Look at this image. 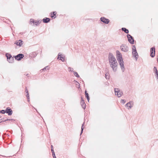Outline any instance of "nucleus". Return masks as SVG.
<instances>
[{
	"mask_svg": "<svg viewBox=\"0 0 158 158\" xmlns=\"http://www.w3.org/2000/svg\"><path fill=\"white\" fill-rule=\"evenodd\" d=\"M108 59L110 66L112 68L114 72L116 71L117 69L118 63L115 57L112 53H109Z\"/></svg>",
	"mask_w": 158,
	"mask_h": 158,
	"instance_id": "1",
	"label": "nucleus"
},
{
	"mask_svg": "<svg viewBox=\"0 0 158 158\" xmlns=\"http://www.w3.org/2000/svg\"><path fill=\"white\" fill-rule=\"evenodd\" d=\"M116 53L117 59L118 60V63L120 66L122 71L123 72L125 70V68L124 65V62L122 57V55L120 52L118 50L116 51Z\"/></svg>",
	"mask_w": 158,
	"mask_h": 158,
	"instance_id": "2",
	"label": "nucleus"
},
{
	"mask_svg": "<svg viewBox=\"0 0 158 158\" xmlns=\"http://www.w3.org/2000/svg\"><path fill=\"white\" fill-rule=\"evenodd\" d=\"M114 92L115 95L118 97H121L123 94L122 91L118 88H115Z\"/></svg>",
	"mask_w": 158,
	"mask_h": 158,
	"instance_id": "3",
	"label": "nucleus"
},
{
	"mask_svg": "<svg viewBox=\"0 0 158 158\" xmlns=\"http://www.w3.org/2000/svg\"><path fill=\"white\" fill-rule=\"evenodd\" d=\"M120 48L122 51L125 52H127L128 50V47L125 44H122L120 46Z\"/></svg>",
	"mask_w": 158,
	"mask_h": 158,
	"instance_id": "4",
	"label": "nucleus"
},
{
	"mask_svg": "<svg viewBox=\"0 0 158 158\" xmlns=\"http://www.w3.org/2000/svg\"><path fill=\"white\" fill-rule=\"evenodd\" d=\"M134 104V102L133 101H131L127 103L125 106H126L128 107V109L129 110L133 106Z\"/></svg>",
	"mask_w": 158,
	"mask_h": 158,
	"instance_id": "5",
	"label": "nucleus"
},
{
	"mask_svg": "<svg viewBox=\"0 0 158 158\" xmlns=\"http://www.w3.org/2000/svg\"><path fill=\"white\" fill-rule=\"evenodd\" d=\"M127 37L129 42L131 44H134V40L132 37L130 35L128 34Z\"/></svg>",
	"mask_w": 158,
	"mask_h": 158,
	"instance_id": "6",
	"label": "nucleus"
},
{
	"mask_svg": "<svg viewBox=\"0 0 158 158\" xmlns=\"http://www.w3.org/2000/svg\"><path fill=\"white\" fill-rule=\"evenodd\" d=\"M150 56L152 57H153L155 55V48L152 47L150 49Z\"/></svg>",
	"mask_w": 158,
	"mask_h": 158,
	"instance_id": "7",
	"label": "nucleus"
},
{
	"mask_svg": "<svg viewBox=\"0 0 158 158\" xmlns=\"http://www.w3.org/2000/svg\"><path fill=\"white\" fill-rule=\"evenodd\" d=\"M24 57V55L22 54H19L15 56V59L18 60H20Z\"/></svg>",
	"mask_w": 158,
	"mask_h": 158,
	"instance_id": "8",
	"label": "nucleus"
},
{
	"mask_svg": "<svg viewBox=\"0 0 158 158\" xmlns=\"http://www.w3.org/2000/svg\"><path fill=\"white\" fill-rule=\"evenodd\" d=\"M100 20L101 21L106 24H108L109 22V20L108 19H106L104 17H102L100 18Z\"/></svg>",
	"mask_w": 158,
	"mask_h": 158,
	"instance_id": "9",
	"label": "nucleus"
},
{
	"mask_svg": "<svg viewBox=\"0 0 158 158\" xmlns=\"http://www.w3.org/2000/svg\"><path fill=\"white\" fill-rule=\"evenodd\" d=\"M132 54L133 57H135V58L136 60H137L138 58V55L137 51H132Z\"/></svg>",
	"mask_w": 158,
	"mask_h": 158,
	"instance_id": "10",
	"label": "nucleus"
},
{
	"mask_svg": "<svg viewBox=\"0 0 158 158\" xmlns=\"http://www.w3.org/2000/svg\"><path fill=\"white\" fill-rule=\"evenodd\" d=\"M5 112L7 113L9 115H10L12 114V111L10 108L8 107L6 108L5 111Z\"/></svg>",
	"mask_w": 158,
	"mask_h": 158,
	"instance_id": "11",
	"label": "nucleus"
},
{
	"mask_svg": "<svg viewBox=\"0 0 158 158\" xmlns=\"http://www.w3.org/2000/svg\"><path fill=\"white\" fill-rule=\"evenodd\" d=\"M60 57V59H59L60 60H61L62 61H64V57L62 56V55L60 53H59L58 54L57 59H59Z\"/></svg>",
	"mask_w": 158,
	"mask_h": 158,
	"instance_id": "12",
	"label": "nucleus"
},
{
	"mask_svg": "<svg viewBox=\"0 0 158 158\" xmlns=\"http://www.w3.org/2000/svg\"><path fill=\"white\" fill-rule=\"evenodd\" d=\"M23 42L21 40H19L18 41H16L15 43V44L17 45L21 46L23 44Z\"/></svg>",
	"mask_w": 158,
	"mask_h": 158,
	"instance_id": "13",
	"label": "nucleus"
},
{
	"mask_svg": "<svg viewBox=\"0 0 158 158\" xmlns=\"http://www.w3.org/2000/svg\"><path fill=\"white\" fill-rule=\"evenodd\" d=\"M81 104L82 108L85 109V104L84 101L83 99V98L82 97H81Z\"/></svg>",
	"mask_w": 158,
	"mask_h": 158,
	"instance_id": "14",
	"label": "nucleus"
},
{
	"mask_svg": "<svg viewBox=\"0 0 158 158\" xmlns=\"http://www.w3.org/2000/svg\"><path fill=\"white\" fill-rule=\"evenodd\" d=\"M7 121H14L15 120L14 119H4V118H3L2 119H0V123H1L2 122H6Z\"/></svg>",
	"mask_w": 158,
	"mask_h": 158,
	"instance_id": "15",
	"label": "nucleus"
},
{
	"mask_svg": "<svg viewBox=\"0 0 158 158\" xmlns=\"http://www.w3.org/2000/svg\"><path fill=\"white\" fill-rule=\"evenodd\" d=\"M50 21V19L49 18H45L43 19V21L44 23H48Z\"/></svg>",
	"mask_w": 158,
	"mask_h": 158,
	"instance_id": "16",
	"label": "nucleus"
},
{
	"mask_svg": "<svg viewBox=\"0 0 158 158\" xmlns=\"http://www.w3.org/2000/svg\"><path fill=\"white\" fill-rule=\"evenodd\" d=\"M7 60L10 63H12L14 61V59L13 57H11L10 58L8 59Z\"/></svg>",
	"mask_w": 158,
	"mask_h": 158,
	"instance_id": "17",
	"label": "nucleus"
},
{
	"mask_svg": "<svg viewBox=\"0 0 158 158\" xmlns=\"http://www.w3.org/2000/svg\"><path fill=\"white\" fill-rule=\"evenodd\" d=\"M35 21L33 19H31L30 21V24L32 26H35Z\"/></svg>",
	"mask_w": 158,
	"mask_h": 158,
	"instance_id": "18",
	"label": "nucleus"
},
{
	"mask_svg": "<svg viewBox=\"0 0 158 158\" xmlns=\"http://www.w3.org/2000/svg\"><path fill=\"white\" fill-rule=\"evenodd\" d=\"M122 30L124 31L126 33H128L129 32L128 30L125 28L123 27L122 28Z\"/></svg>",
	"mask_w": 158,
	"mask_h": 158,
	"instance_id": "19",
	"label": "nucleus"
},
{
	"mask_svg": "<svg viewBox=\"0 0 158 158\" xmlns=\"http://www.w3.org/2000/svg\"><path fill=\"white\" fill-rule=\"evenodd\" d=\"M6 57H7V60L9 58H10V57H12L11 55L9 53H7L6 54Z\"/></svg>",
	"mask_w": 158,
	"mask_h": 158,
	"instance_id": "20",
	"label": "nucleus"
},
{
	"mask_svg": "<svg viewBox=\"0 0 158 158\" xmlns=\"http://www.w3.org/2000/svg\"><path fill=\"white\" fill-rule=\"evenodd\" d=\"M56 12H53V16H52V18H55L56 17Z\"/></svg>",
	"mask_w": 158,
	"mask_h": 158,
	"instance_id": "21",
	"label": "nucleus"
},
{
	"mask_svg": "<svg viewBox=\"0 0 158 158\" xmlns=\"http://www.w3.org/2000/svg\"><path fill=\"white\" fill-rule=\"evenodd\" d=\"M74 72V75L76 76V77H79V75L78 74V73H77V72H76L75 71H74L73 72Z\"/></svg>",
	"mask_w": 158,
	"mask_h": 158,
	"instance_id": "22",
	"label": "nucleus"
},
{
	"mask_svg": "<svg viewBox=\"0 0 158 158\" xmlns=\"http://www.w3.org/2000/svg\"><path fill=\"white\" fill-rule=\"evenodd\" d=\"M84 123H83V124H82V126H81V134L83 132V129H84L83 126H84Z\"/></svg>",
	"mask_w": 158,
	"mask_h": 158,
	"instance_id": "23",
	"label": "nucleus"
},
{
	"mask_svg": "<svg viewBox=\"0 0 158 158\" xmlns=\"http://www.w3.org/2000/svg\"><path fill=\"white\" fill-rule=\"evenodd\" d=\"M154 69H156V71L155 72L156 76H157V75H158V72L157 71V69L156 67H154Z\"/></svg>",
	"mask_w": 158,
	"mask_h": 158,
	"instance_id": "24",
	"label": "nucleus"
},
{
	"mask_svg": "<svg viewBox=\"0 0 158 158\" xmlns=\"http://www.w3.org/2000/svg\"><path fill=\"white\" fill-rule=\"evenodd\" d=\"M136 51V48L135 46V45H133L132 46V51Z\"/></svg>",
	"mask_w": 158,
	"mask_h": 158,
	"instance_id": "25",
	"label": "nucleus"
},
{
	"mask_svg": "<svg viewBox=\"0 0 158 158\" xmlns=\"http://www.w3.org/2000/svg\"><path fill=\"white\" fill-rule=\"evenodd\" d=\"M49 69V67L48 66H47L46 67H45L44 68L42 69L43 70H48Z\"/></svg>",
	"mask_w": 158,
	"mask_h": 158,
	"instance_id": "26",
	"label": "nucleus"
},
{
	"mask_svg": "<svg viewBox=\"0 0 158 158\" xmlns=\"http://www.w3.org/2000/svg\"><path fill=\"white\" fill-rule=\"evenodd\" d=\"M68 69H69V71L71 72H74V71L73 70V69L72 68H71L70 67H69V68H68Z\"/></svg>",
	"mask_w": 158,
	"mask_h": 158,
	"instance_id": "27",
	"label": "nucleus"
},
{
	"mask_svg": "<svg viewBox=\"0 0 158 158\" xmlns=\"http://www.w3.org/2000/svg\"><path fill=\"white\" fill-rule=\"evenodd\" d=\"M51 151H52V153H54V150L53 149V146L52 145H51Z\"/></svg>",
	"mask_w": 158,
	"mask_h": 158,
	"instance_id": "28",
	"label": "nucleus"
},
{
	"mask_svg": "<svg viewBox=\"0 0 158 158\" xmlns=\"http://www.w3.org/2000/svg\"><path fill=\"white\" fill-rule=\"evenodd\" d=\"M26 96L27 98V99H28V101H29V94H28V93H27V94L26 95Z\"/></svg>",
	"mask_w": 158,
	"mask_h": 158,
	"instance_id": "29",
	"label": "nucleus"
},
{
	"mask_svg": "<svg viewBox=\"0 0 158 158\" xmlns=\"http://www.w3.org/2000/svg\"><path fill=\"white\" fill-rule=\"evenodd\" d=\"M85 96H86V97H88V96H89L88 94V93L87 92V91H85Z\"/></svg>",
	"mask_w": 158,
	"mask_h": 158,
	"instance_id": "30",
	"label": "nucleus"
},
{
	"mask_svg": "<svg viewBox=\"0 0 158 158\" xmlns=\"http://www.w3.org/2000/svg\"><path fill=\"white\" fill-rule=\"evenodd\" d=\"M126 102V101L125 100L121 99V102L123 103V104H124Z\"/></svg>",
	"mask_w": 158,
	"mask_h": 158,
	"instance_id": "31",
	"label": "nucleus"
},
{
	"mask_svg": "<svg viewBox=\"0 0 158 158\" xmlns=\"http://www.w3.org/2000/svg\"><path fill=\"white\" fill-rule=\"evenodd\" d=\"M0 113L2 114H4L5 113V111L4 110H2L0 111Z\"/></svg>",
	"mask_w": 158,
	"mask_h": 158,
	"instance_id": "32",
	"label": "nucleus"
},
{
	"mask_svg": "<svg viewBox=\"0 0 158 158\" xmlns=\"http://www.w3.org/2000/svg\"><path fill=\"white\" fill-rule=\"evenodd\" d=\"M34 23H35V26L38 25V22L37 21H35Z\"/></svg>",
	"mask_w": 158,
	"mask_h": 158,
	"instance_id": "33",
	"label": "nucleus"
},
{
	"mask_svg": "<svg viewBox=\"0 0 158 158\" xmlns=\"http://www.w3.org/2000/svg\"><path fill=\"white\" fill-rule=\"evenodd\" d=\"M105 77L106 79H107L108 78V74L107 73L105 74Z\"/></svg>",
	"mask_w": 158,
	"mask_h": 158,
	"instance_id": "34",
	"label": "nucleus"
},
{
	"mask_svg": "<svg viewBox=\"0 0 158 158\" xmlns=\"http://www.w3.org/2000/svg\"><path fill=\"white\" fill-rule=\"evenodd\" d=\"M52 155L54 158H56L55 154V153H52Z\"/></svg>",
	"mask_w": 158,
	"mask_h": 158,
	"instance_id": "35",
	"label": "nucleus"
},
{
	"mask_svg": "<svg viewBox=\"0 0 158 158\" xmlns=\"http://www.w3.org/2000/svg\"><path fill=\"white\" fill-rule=\"evenodd\" d=\"M25 92H26V93H28V90H27V88H26V89H25Z\"/></svg>",
	"mask_w": 158,
	"mask_h": 158,
	"instance_id": "36",
	"label": "nucleus"
},
{
	"mask_svg": "<svg viewBox=\"0 0 158 158\" xmlns=\"http://www.w3.org/2000/svg\"><path fill=\"white\" fill-rule=\"evenodd\" d=\"M86 98H87V99L88 101H89V96H88V97H87Z\"/></svg>",
	"mask_w": 158,
	"mask_h": 158,
	"instance_id": "37",
	"label": "nucleus"
},
{
	"mask_svg": "<svg viewBox=\"0 0 158 158\" xmlns=\"http://www.w3.org/2000/svg\"><path fill=\"white\" fill-rule=\"evenodd\" d=\"M38 22V25L40 24L41 22V21H38V22Z\"/></svg>",
	"mask_w": 158,
	"mask_h": 158,
	"instance_id": "38",
	"label": "nucleus"
},
{
	"mask_svg": "<svg viewBox=\"0 0 158 158\" xmlns=\"http://www.w3.org/2000/svg\"><path fill=\"white\" fill-rule=\"evenodd\" d=\"M28 75H29V74H27V77H29V76H28Z\"/></svg>",
	"mask_w": 158,
	"mask_h": 158,
	"instance_id": "39",
	"label": "nucleus"
},
{
	"mask_svg": "<svg viewBox=\"0 0 158 158\" xmlns=\"http://www.w3.org/2000/svg\"><path fill=\"white\" fill-rule=\"evenodd\" d=\"M154 71H155V72L156 71V69H154Z\"/></svg>",
	"mask_w": 158,
	"mask_h": 158,
	"instance_id": "40",
	"label": "nucleus"
}]
</instances>
